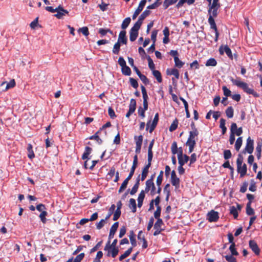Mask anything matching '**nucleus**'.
Here are the masks:
<instances>
[{
  "label": "nucleus",
  "instance_id": "a878e982",
  "mask_svg": "<svg viewBox=\"0 0 262 262\" xmlns=\"http://www.w3.org/2000/svg\"><path fill=\"white\" fill-rule=\"evenodd\" d=\"M262 148V140L260 141L257 142V145L256 147V155L258 160H259L261 158V152Z\"/></svg>",
  "mask_w": 262,
  "mask_h": 262
},
{
  "label": "nucleus",
  "instance_id": "393cba45",
  "mask_svg": "<svg viewBox=\"0 0 262 262\" xmlns=\"http://www.w3.org/2000/svg\"><path fill=\"white\" fill-rule=\"evenodd\" d=\"M145 196V191L144 190H142L139 194L138 197V206L141 207L142 206L143 202Z\"/></svg>",
  "mask_w": 262,
  "mask_h": 262
},
{
  "label": "nucleus",
  "instance_id": "2f4dec72",
  "mask_svg": "<svg viewBox=\"0 0 262 262\" xmlns=\"http://www.w3.org/2000/svg\"><path fill=\"white\" fill-rule=\"evenodd\" d=\"M152 74L156 78L157 81L159 83L162 82V78L160 72L158 70H155L152 71Z\"/></svg>",
  "mask_w": 262,
  "mask_h": 262
},
{
  "label": "nucleus",
  "instance_id": "c9c22d12",
  "mask_svg": "<svg viewBox=\"0 0 262 262\" xmlns=\"http://www.w3.org/2000/svg\"><path fill=\"white\" fill-rule=\"evenodd\" d=\"M6 84L5 90H8L9 89L12 88L15 86V81L14 79H12L10 80V81L8 83L7 82H4L2 83V85Z\"/></svg>",
  "mask_w": 262,
  "mask_h": 262
},
{
  "label": "nucleus",
  "instance_id": "9b49d317",
  "mask_svg": "<svg viewBox=\"0 0 262 262\" xmlns=\"http://www.w3.org/2000/svg\"><path fill=\"white\" fill-rule=\"evenodd\" d=\"M170 181L171 184L175 186L176 188H178L180 186V180L179 178L177 177L176 171L172 170L171 173Z\"/></svg>",
  "mask_w": 262,
  "mask_h": 262
},
{
  "label": "nucleus",
  "instance_id": "20e7f679",
  "mask_svg": "<svg viewBox=\"0 0 262 262\" xmlns=\"http://www.w3.org/2000/svg\"><path fill=\"white\" fill-rule=\"evenodd\" d=\"M140 26L135 24L134 26L130 29L129 31V39L131 41H134L138 36V31Z\"/></svg>",
  "mask_w": 262,
  "mask_h": 262
},
{
  "label": "nucleus",
  "instance_id": "5701e85b",
  "mask_svg": "<svg viewBox=\"0 0 262 262\" xmlns=\"http://www.w3.org/2000/svg\"><path fill=\"white\" fill-rule=\"evenodd\" d=\"M108 245H105L104 248V250H110L111 252V256L113 258L115 257L118 254L119 248H109Z\"/></svg>",
  "mask_w": 262,
  "mask_h": 262
},
{
  "label": "nucleus",
  "instance_id": "c03bdc74",
  "mask_svg": "<svg viewBox=\"0 0 262 262\" xmlns=\"http://www.w3.org/2000/svg\"><path fill=\"white\" fill-rule=\"evenodd\" d=\"M121 44V43L118 42H117L115 43L112 51L114 54L117 55L119 54L120 50Z\"/></svg>",
  "mask_w": 262,
  "mask_h": 262
},
{
  "label": "nucleus",
  "instance_id": "e2e57ef3",
  "mask_svg": "<svg viewBox=\"0 0 262 262\" xmlns=\"http://www.w3.org/2000/svg\"><path fill=\"white\" fill-rule=\"evenodd\" d=\"M232 156L231 152L229 149H226L224 151V158L225 160H228Z\"/></svg>",
  "mask_w": 262,
  "mask_h": 262
},
{
  "label": "nucleus",
  "instance_id": "dca6fc26",
  "mask_svg": "<svg viewBox=\"0 0 262 262\" xmlns=\"http://www.w3.org/2000/svg\"><path fill=\"white\" fill-rule=\"evenodd\" d=\"M117 42L122 44L126 45L127 39L126 36V31L125 30H122L120 32Z\"/></svg>",
  "mask_w": 262,
  "mask_h": 262
},
{
  "label": "nucleus",
  "instance_id": "a19ab883",
  "mask_svg": "<svg viewBox=\"0 0 262 262\" xmlns=\"http://www.w3.org/2000/svg\"><path fill=\"white\" fill-rule=\"evenodd\" d=\"M234 128H235V127L234 125L230 127L231 133L229 137V142L231 145H232L235 141V135H234V133L232 131V130L234 129Z\"/></svg>",
  "mask_w": 262,
  "mask_h": 262
},
{
  "label": "nucleus",
  "instance_id": "774afa93",
  "mask_svg": "<svg viewBox=\"0 0 262 262\" xmlns=\"http://www.w3.org/2000/svg\"><path fill=\"white\" fill-rule=\"evenodd\" d=\"M84 253H81L78 255L74 259L73 262H80L84 257Z\"/></svg>",
  "mask_w": 262,
  "mask_h": 262
},
{
  "label": "nucleus",
  "instance_id": "e433bc0d",
  "mask_svg": "<svg viewBox=\"0 0 262 262\" xmlns=\"http://www.w3.org/2000/svg\"><path fill=\"white\" fill-rule=\"evenodd\" d=\"M217 65L216 60L213 58H210L207 60L205 63V66L206 67H215Z\"/></svg>",
  "mask_w": 262,
  "mask_h": 262
},
{
  "label": "nucleus",
  "instance_id": "69168bd1",
  "mask_svg": "<svg viewBox=\"0 0 262 262\" xmlns=\"http://www.w3.org/2000/svg\"><path fill=\"white\" fill-rule=\"evenodd\" d=\"M121 210H120L119 209H117L114 214L113 220L117 221L120 217V216L121 215Z\"/></svg>",
  "mask_w": 262,
  "mask_h": 262
},
{
  "label": "nucleus",
  "instance_id": "de8ad7c7",
  "mask_svg": "<svg viewBox=\"0 0 262 262\" xmlns=\"http://www.w3.org/2000/svg\"><path fill=\"white\" fill-rule=\"evenodd\" d=\"M178 125V120L177 119H175L173 121L172 123H171V125L169 127V131L173 132V131L175 130L177 128Z\"/></svg>",
  "mask_w": 262,
  "mask_h": 262
},
{
  "label": "nucleus",
  "instance_id": "09e8293b",
  "mask_svg": "<svg viewBox=\"0 0 262 262\" xmlns=\"http://www.w3.org/2000/svg\"><path fill=\"white\" fill-rule=\"evenodd\" d=\"M242 143H243L242 137H238L237 139V140L235 142V148L236 150L238 151L239 150L241 147L242 146Z\"/></svg>",
  "mask_w": 262,
  "mask_h": 262
},
{
  "label": "nucleus",
  "instance_id": "ddd939ff",
  "mask_svg": "<svg viewBox=\"0 0 262 262\" xmlns=\"http://www.w3.org/2000/svg\"><path fill=\"white\" fill-rule=\"evenodd\" d=\"M57 11H56L57 13L55 14L54 16L58 19L62 18L64 16H65L66 14H68L69 13L68 11L64 9L60 5L57 7Z\"/></svg>",
  "mask_w": 262,
  "mask_h": 262
},
{
  "label": "nucleus",
  "instance_id": "8fccbe9b",
  "mask_svg": "<svg viewBox=\"0 0 262 262\" xmlns=\"http://www.w3.org/2000/svg\"><path fill=\"white\" fill-rule=\"evenodd\" d=\"M136 108V101L134 99H131L129 105V110L135 112Z\"/></svg>",
  "mask_w": 262,
  "mask_h": 262
},
{
  "label": "nucleus",
  "instance_id": "a18cd8bd",
  "mask_svg": "<svg viewBox=\"0 0 262 262\" xmlns=\"http://www.w3.org/2000/svg\"><path fill=\"white\" fill-rule=\"evenodd\" d=\"M230 213L233 215L235 219H237L238 213L237 208L235 207L232 206L230 207Z\"/></svg>",
  "mask_w": 262,
  "mask_h": 262
},
{
  "label": "nucleus",
  "instance_id": "13d9d810",
  "mask_svg": "<svg viewBox=\"0 0 262 262\" xmlns=\"http://www.w3.org/2000/svg\"><path fill=\"white\" fill-rule=\"evenodd\" d=\"M78 31L81 32L85 36H88L89 35V29L87 27L79 28Z\"/></svg>",
  "mask_w": 262,
  "mask_h": 262
},
{
  "label": "nucleus",
  "instance_id": "bf43d9fd",
  "mask_svg": "<svg viewBox=\"0 0 262 262\" xmlns=\"http://www.w3.org/2000/svg\"><path fill=\"white\" fill-rule=\"evenodd\" d=\"M129 82L130 85L135 89H137L139 86L137 80L133 78H129Z\"/></svg>",
  "mask_w": 262,
  "mask_h": 262
},
{
  "label": "nucleus",
  "instance_id": "4468645a",
  "mask_svg": "<svg viewBox=\"0 0 262 262\" xmlns=\"http://www.w3.org/2000/svg\"><path fill=\"white\" fill-rule=\"evenodd\" d=\"M249 247L252 251L256 255H258L260 253V249L259 248L256 242L253 240H250L249 242Z\"/></svg>",
  "mask_w": 262,
  "mask_h": 262
},
{
  "label": "nucleus",
  "instance_id": "58836bf2",
  "mask_svg": "<svg viewBox=\"0 0 262 262\" xmlns=\"http://www.w3.org/2000/svg\"><path fill=\"white\" fill-rule=\"evenodd\" d=\"M208 23L209 24V25L210 26L211 29H212L214 30H216V29H217V28L216 24L215 23L214 18H212V16H211V15L209 16Z\"/></svg>",
  "mask_w": 262,
  "mask_h": 262
},
{
  "label": "nucleus",
  "instance_id": "39448f33",
  "mask_svg": "<svg viewBox=\"0 0 262 262\" xmlns=\"http://www.w3.org/2000/svg\"><path fill=\"white\" fill-rule=\"evenodd\" d=\"M254 149V141L252 140L250 137H249L247 139V142L246 147L243 151V153L245 154L247 152L248 154H251Z\"/></svg>",
  "mask_w": 262,
  "mask_h": 262
},
{
  "label": "nucleus",
  "instance_id": "2eb2a0df",
  "mask_svg": "<svg viewBox=\"0 0 262 262\" xmlns=\"http://www.w3.org/2000/svg\"><path fill=\"white\" fill-rule=\"evenodd\" d=\"M150 13H151V11L150 10H147V9L145 10V11H144L143 12V13L140 15V16H139V17L138 18V20H137V21L135 24H137L138 25H139V26H140L141 27L142 24V23H143V20L147 16L149 15Z\"/></svg>",
  "mask_w": 262,
  "mask_h": 262
},
{
  "label": "nucleus",
  "instance_id": "4c0bfd02",
  "mask_svg": "<svg viewBox=\"0 0 262 262\" xmlns=\"http://www.w3.org/2000/svg\"><path fill=\"white\" fill-rule=\"evenodd\" d=\"M129 207L132 209L133 212H135L136 211L137 205L136 200L134 199H130Z\"/></svg>",
  "mask_w": 262,
  "mask_h": 262
},
{
  "label": "nucleus",
  "instance_id": "7c9ffc66",
  "mask_svg": "<svg viewBox=\"0 0 262 262\" xmlns=\"http://www.w3.org/2000/svg\"><path fill=\"white\" fill-rule=\"evenodd\" d=\"M143 106V107L140 106L138 110V115L142 118H144L145 116V112L148 109V105Z\"/></svg>",
  "mask_w": 262,
  "mask_h": 262
},
{
  "label": "nucleus",
  "instance_id": "603ef678",
  "mask_svg": "<svg viewBox=\"0 0 262 262\" xmlns=\"http://www.w3.org/2000/svg\"><path fill=\"white\" fill-rule=\"evenodd\" d=\"M157 221L155 223L154 228V229H162L161 228V226L163 225V221L161 219H157Z\"/></svg>",
  "mask_w": 262,
  "mask_h": 262
},
{
  "label": "nucleus",
  "instance_id": "1a4fd4ad",
  "mask_svg": "<svg viewBox=\"0 0 262 262\" xmlns=\"http://www.w3.org/2000/svg\"><path fill=\"white\" fill-rule=\"evenodd\" d=\"M171 152L173 155L178 153V158L184 156L183 155V149L181 147L178 148L177 143L176 142H173L171 147Z\"/></svg>",
  "mask_w": 262,
  "mask_h": 262
},
{
  "label": "nucleus",
  "instance_id": "f257e3e1",
  "mask_svg": "<svg viewBox=\"0 0 262 262\" xmlns=\"http://www.w3.org/2000/svg\"><path fill=\"white\" fill-rule=\"evenodd\" d=\"M230 80L233 84L241 88L247 94L252 95L255 98L259 97V94L258 93L255 92L253 89L250 88L247 83L241 81L240 78L237 77L236 79H234L231 77H230Z\"/></svg>",
  "mask_w": 262,
  "mask_h": 262
},
{
  "label": "nucleus",
  "instance_id": "aec40b11",
  "mask_svg": "<svg viewBox=\"0 0 262 262\" xmlns=\"http://www.w3.org/2000/svg\"><path fill=\"white\" fill-rule=\"evenodd\" d=\"M143 141V136L140 135L137 137V140L136 141V150L135 152L137 154H139L141 151V146Z\"/></svg>",
  "mask_w": 262,
  "mask_h": 262
},
{
  "label": "nucleus",
  "instance_id": "6ab92c4d",
  "mask_svg": "<svg viewBox=\"0 0 262 262\" xmlns=\"http://www.w3.org/2000/svg\"><path fill=\"white\" fill-rule=\"evenodd\" d=\"M137 165H138V156L136 155L134 157L133 165L131 167L130 172L128 176V177L132 178V177L133 176V175L134 174L135 169L137 167Z\"/></svg>",
  "mask_w": 262,
  "mask_h": 262
},
{
  "label": "nucleus",
  "instance_id": "412c9836",
  "mask_svg": "<svg viewBox=\"0 0 262 262\" xmlns=\"http://www.w3.org/2000/svg\"><path fill=\"white\" fill-rule=\"evenodd\" d=\"M141 92L142 93V96H143V106H146L145 105H148V96L147 95L146 90L145 86L141 85Z\"/></svg>",
  "mask_w": 262,
  "mask_h": 262
},
{
  "label": "nucleus",
  "instance_id": "423d86ee",
  "mask_svg": "<svg viewBox=\"0 0 262 262\" xmlns=\"http://www.w3.org/2000/svg\"><path fill=\"white\" fill-rule=\"evenodd\" d=\"M156 188L154 182L149 181L145 182V190H144L145 191V193H147L150 191V195L153 196L156 193Z\"/></svg>",
  "mask_w": 262,
  "mask_h": 262
},
{
  "label": "nucleus",
  "instance_id": "9d476101",
  "mask_svg": "<svg viewBox=\"0 0 262 262\" xmlns=\"http://www.w3.org/2000/svg\"><path fill=\"white\" fill-rule=\"evenodd\" d=\"M207 220L209 222H215L219 219V213L213 210L209 211L207 214Z\"/></svg>",
  "mask_w": 262,
  "mask_h": 262
},
{
  "label": "nucleus",
  "instance_id": "c756f323",
  "mask_svg": "<svg viewBox=\"0 0 262 262\" xmlns=\"http://www.w3.org/2000/svg\"><path fill=\"white\" fill-rule=\"evenodd\" d=\"M166 74L168 75H173L177 79L179 78V72L177 69H171V73H170V69H167L166 70Z\"/></svg>",
  "mask_w": 262,
  "mask_h": 262
},
{
  "label": "nucleus",
  "instance_id": "a211bd4d",
  "mask_svg": "<svg viewBox=\"0 0 262 262\" xmlns=\"http://www.w3.org/2000/svg\"><path fill=\"white\" fill-rule=\"evenodd\" d=\"M208 14L209 16L211 15L212 18L217 17L218 15V9L220 8V6H215L214 7H212V6H209Z\"/></svg>",
  "mask_w": 262,
  "mask_h": 262
},
{
  "label": "nucleus",
  "instance_id": "72a5a7b5",
  "mask_svg": "<svg viewBox=\"0 0 262 262\" xmlns=\"http://www.w3.org/2000/svg\"><path fill=\"white\" fill-rule=\"evenodd\" d=\"M27 150L28 152V157L29 158L32 159L35 157V155L33 150V146L31 144L28 145Z\"/></svg>",
  "mask_w": 262,
  "mask_h": 262
},
{
  "label": "nucleus",
  "instance_id": "052dcab7",
  "mask_svg": "<svg viewBox=\"0 0 262 262\" xmlns=\"http://www.w3.org/2000/svg\"><path fill=\"white\" fill-rule=\"evenodd\" d=\"M222 90L223 91L224 95L226 97H230L231 96V92L229 89L227 88V86H223L222 87Z\"/></svg>",
  "mask_w": 262,
  "mask_h": 262
},
{
  "label": "nucleus",
  "instance_id": "37998d69",
  "mask_svg": "<svg viewBox=\"0 0 262 262\" xmlns=\"http://www.w3.org/2000/svg\"><path fill=\"white\" fill-rule=\"evenodd\" d=\"M122 73L126 76H129L132 73L130 69L127 66L121 68Z\"/></svg>",
  "mask_w": 262,
  "mask_h": 262
},
{
  "label": "nucleus",
  "instance_id": "4d7b16f0",
  "mask_svg": "<svg viewBox=\"0 0 262 262\" xmlns=\"http://www.w3.org/2000/svg\"><path fill=\"white\" fill-rule=\"evenodd\" d=\"M175 66L178 68H181L184 64V62L179 59V57H175L174 59Z\"/></svg>",
  "mask_w": 262,
  "mask_h": 262
},
{
  "label": "nucleus",
  "instance_id": "6e6d98bb",
  "mask_svg": "<svg viewBox=\"0 0 262 262\" xmlns=\"http://www.w3.org/2000/svg\"><path fill=\"white\" fill-rule=\"evenodd\" d=\"M229 250L231 253V255H236V256L238 255V253L235 249V243H232V244H231V245L229 247Z\"/></svg>",
  "mask_w": 262,
  "mask_h": 262
},
{
  "label": "nucleus",
  "instance_id": "f03ea898",
  "mask_svg": "<svg viewBox=\"0 0 262 262\" xmlns=\"http://www.w3.org/2000/svg\"><path fill=\"white\" fill-rule=\"evenodd\" d=\"M244 158L241 154L238 155L236 160L237 171L240 174V177H244L247 173V167L245 163H243Z\"/></svg>",
  "mask_w": 262,
  "mask_h": 262
},
{
  "label": "nucleus",
  "instance_id": "ea45409f",
  "mask_svg": "<svg viewBox=\"0 0 262 262\" xmlns=\"http://www.w3.org/2000/svg\"><path fill=\"white\" fill-rule=\"evenodd\" d=\"M226 115L229 118L233 117L234 115V110L232 106H229L225 111Z\"/></svg>",
  "mask_w": 262,
  "mask_h": 262
},
{
  "label": "nucleus",
  "instance_id": "3c124183",
  "mask_svg": "<svg viewBox=\"0 0 262 262\" xmlns=\"http://www.w3.org/2000/svg\"><path fill=\"white\" fill-rule=\"evenodd\" d=\"M163 171L161 170L159 174L158 175L157 180L156 184L157 186H161L163 181Z\"/></svg>",
  "mask_w": 262,
  "mask_h": 262
},
{
  "label": "nucleus",
  "instance_id": "338daca9",
  "mask_svg": "<svg viewBox=\"0 0 262 262\" xmlns=\"http://www.w3.org/2000/svg\"><path fill=\"white\" fill-rule=\"evenodd\" d=\"M225 258L228 262H237L236 258L232 255H227Z\"/></svg>",
  "mask_w": 262,
  "mask_h": 262
},
{
  "label": "nucleus",
  "instance_id": "79ce46f5",
  "mask_svg": "<svg viewBox=\"0 0 262 262\" xmlns=\"http://www.w3.org/2000/svg\"><path fill=\"white\" fill-rule=\"evenodd\" d=\"M246 213L248 215H251L254 214V211L251 207V203L248 202L246 205Z\"/></svg>",
  "mask_w": 262,
  "mask_h": 262
},
{
  "label": "nucleus",
  "instance_id": "5fc2aeb1",
  "mask_svg": "<svg viewBox=\"0 0 262 262\" xmlns=\"http://www.w3.org/2000/svg\"><path fill=\"white\" fill-rule=\"evenodd\" d=\"M147 58V59L148 60V67H149V68L152 71L154 70H155V64L152 60V59L150 58V57L149 56H147L146 57Z\"/></svg>",
  "mask_w": 262,
  "mask_h": 262
},
{
  "label": "nucleus",
  "instance_id": "680f3d73",
  "mask_svg": "<svg viewBox=\"0 0 262 262\" xmlns=\"http://www.w3.org/2000/svg\"><path fill=\"white\" fill-rule=\"evenodd\" d=\"M177 0H165L164 2V7L165 9L168 8L170 5L174 4Z\"/></svg>",
  "mask_w": 262,
  "mask_h": 262
},
{
  "label": "nucleus",
  "instance_id": "6e6552de",
  "mask_svg": "<svg viewBox=\"0 0 262 262\" xmlns=\"http://www.w3.org/2000/svg\"><path fill=\"white\" fill-rule=\"evenodd\" d=\"M219 51L220 55H223L224 53H225L230 59H233L231 50L228 45H221L220 47Z\"/></svg>",
  "mask_w": 262,
  "mask_h": 262
},
{
  "label": "nucleus",
  "instance_id": "473e14b6",
  "mask_svg": "<svg viewBox=\"0 0 262 262\" xmlns=\"http://www.w3.org/2000/svg\"><path fill=\"white\" fill-rule=\"evenodd\" d=\"M133 251V247L128 248L123 254L121 255L119 257V260L122 261L125 258L128 256Z\"/></svg>",
  "mask_w": 262,
  "mask_h": 262
},
{
  "label": "nucleus",
  "instance_id": "0eeeda50",
  "mask_svg": "<svg viewBox=\"0 0 262 262\" xmlns=\"http://www.w3.org/2000/svg\"><path fill=\"white\" fill-rule=\"evenodd\" d=\"M159 121V114L158 113H156L155 115L154 120L152 122L151 124L149 126V124L150 123V121H148L146 124V130H147L149 128V132L150 133H151L155 129L158 122Z\"/></svg>",
  "mask_w": 262,
  "mask_h": 262
},
{
  "label": "nucleus",
  "instance_id": "864d4df0",
  "mask_svg": "<svg viewBox=\"0 0 262 262\" xmlns=\"http://www.w3.org/2000/svg\"><path fill=\"white\" fill-rule=\"evenodd\" d=\"M148 171H149V169L143 167V168L142 169V170L141 174L140 175L141 180L142 181H144L146 179V178L147 176Z\"/></svg>",
  "mask_w": 262,
  "mask_h": 262
},
{
  "label": "nucleus",
  "instance_id": "0e129e2a",
  "mask_svg": "<svg viewBox=\"0 0 262 262\" xmlns=\"http://www.w3.org/2000/svg\"><path fill=\"white\" fill-rule=\"evenodd\" d=\"M249 189L251 191H255L256 190V186L255 184V182H254L253 179L251 180L250 181V185L249 188Z\"/></svg>",
  "mask_w": 262,
  "mask_h": 262
},
{
  "label": "nucleus",
  "instance_id": "bb28decb",
  "mask_svg": "<svg viewBox=\"0 0 262 262\" xmlns=\"http://www.w3.org/2000/svg\"><path fill=\"white\" fill-rule=\"evenodd\" d=\"M131 178H132L127 176V177L124 180L119 189L118 192L119 193H121L126 188L128 181L131 179Z\"/></svg>",
  "mask_w": 262,
  "mask_h": 262
},
{
  "label": "nucleus",
  "instance_id": "49530a36",
  "mask_svg": "<svg viewBox=\"0 0 262 262\" xmlns=\"http://www.w3.org/2000/svg\"><path fill=\"white\" fill-rule=\"evenodd\" d=\"M131 21V19L130 17H126L125 18L121 25V28L122 29H125L129 25Z\"/></svg>",
  "mask_w": 262,
  "mask_h": 262
},
{
  "label": "nucleus",
  "instance_id": "7ed1b4c3",
  "mask_svg": "<svg viewBox=\"0 0 262 262\" xmlns=\"http://www.w3.org/2000/svg\"><path fill=\"white\" fill-rule=\"evenodd\" d=\"M36 209L37 210L40 212L39 217L41 222L44 224H46L47 221L46 216L48 215V212L46 211L47 208L45 205L43 204H38L36 206Z\"/></svg>",
  "mask_w": 262,
  "mask_h": 262
},
{
  "label": "nucleus",
  "instance_id": "f3484780",
  "mask_svg": "<svg viewBox=\"0 0 262 262\" xmlns=\"http://www.w3.org/2000/svg\"><path fill=\"white\" fill-rule=\"evenodd\" d=\"M199 134V131H190L189 137L186 142L196 143Z\"/></svg>",
  "mask_w": 262,
  "mask_h": 262
},
{
  "label": "nucleus",
  "instance_id": "c85d7f7f",
  "mask_svg": "<svg viewBox=\"0 0 262 262\" xmlns=\"http://www.w3.org/2000/svg\"><path fill=\"white\" fill-rule=\"evenodd\" d=\"M234 125L235 127V128L232 130L234 133V135H236V136H240L243 133V129L242 127L237 128V125L235 123H232L231 126Z\"/></svg>",
  "mask_w": 262,
  "mask_h": 262
},
{
  "label": "nucleus",
  "instance_id": "b1692460",
  "mask_svg": "<svg viewBox=\"0 0 262 262\" xmlns=\"http://www.w3.org/2000/svg\"><path fill=\"white\" fill-rule=\"evenodd\" d=\"M138 238L139 240L142 241L143 242L142 248L145 249L147 247V242L145 238L144 235L142 231H140L138 234Z\"/></svg>",
  "mask_w": 262,
  "mask_h": 262
},
{
  "label": "nucleus",
  "instance_id": "f8f14e48",
  "mask_svg": "<svg viewBox=\"0 0 262 262\" xmlns=\"http://www.w3.org/2000/svg\"><path fill=\"white\" fill-rule=\"evenodd\" d=\"M147 1L146 0H142L137 8V9L135 10L134 13L133 15L132 18L133 19H135L137 16L140 13V12L143 10Z\"/></svg>",
  "mask_w": 262,
  "mask_h": 262
},
{
  "label": "nucleus",
  "instance_id": "4be33fe9",
  "mask_svg": "<svg viewBox=\"0 0 262 262\" xmlns=\"http://www.w3.org/2000/svg\"><path fill=\"white\" fill-rule=\"evenodd\" d=\"M119 223L118 222H115L113 224V225L112 226L110 233L108 235V239H111L114 237V236L118 228Z\"/></svg>",
  "mask_w": 262,
  "mask_h": 262
},
{
  "label": "nucleus",
  "instance_id": "f704fd0d",
  "mask_svg": "<svg viewBox=\"0 0 262 262\" xmlns=\"http://www.w3.org/2000/svg\"><path fill=\"white\" fill-rule=\"evenodd\" d=\"M129 238L133 247H136L137 246V242L135 238V235L134 234L133 231H131L130 232Z\"/></svg>",
  "mask_w": 262,
  "mask_h": 262
},
{
  "label": "nucleus",
  "instance_id": "cd10ccee",
  "mask_svg": "<svg viewBox=\"0 0 262 262\" xmlns=\"http://www.w3.org/2000/svg\"><path fill=\"white\" fill-rule=\"evenodd\" d=\"M178 159V163L179 165H184L185 163H187L189 160V157L186 155H184V156L179 158Z\"/></svg>",
  "mask_w": 262,
  "mask_h": 262
}]
</instances>
